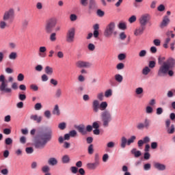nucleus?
<instances>
[{
  "instance_id": "obj_1",
  "label": "nucleus",
  "mask_w": 175,
  "mask_h": 175,
  "mask_svg": "<svg viewBox=\"0 0 175 175\" xmlns=\"http://www.w3.org/2000/svg\"><path fill=\"white\" fill-rule=\"evenodd\" d=\"M53 139V130L51 128H46L41 131L35 139L33 146L37 150H43L49 142Z\"/></svg>"
},
{
  "instance_id": "obj_2",
  "label": "nucleus",
  "mask_w": 175,
  "mask_h": 175,
  "mask_svg": "<svg viewBox=\"0 0 175 175\" xmlns=\"http://www.w3.org/2000/svg\"><path fill=\"white\" fill-rule=\"evenodd\" d=\"M13 77L10 76L8 77V81L6 80L5 75H0V91L1 92H3L4 94H7L9 96H12V93L13 92V90L12 88H9L8 83H13Z\"/></svg>"
},
{
  "instance_id": "obj_3",
  "label": "nucleus",
  "mask_w": 175,
  "mask_h": 175,
  "mask_svg": "<svg viewBox=\"0 0 175 175\" xmlns=\"http://www.w3.org/2000/svg\"><path fill=\"white\" fill-rule=\"evenodd\" d=\"M175 68V59L173 57H169L165 62L163 63L159 69L158 76L162 77L167 74L170 69Z\"/></svg>"
},
{
  "instance_id": "obj_4",
  "label": "nucleus",
  "mask_w": 175,
  "mask_h": 175,
  "mask_svg": "<svg viewBox=\"0 0 175 175\" xmlns=\"http://www.w3.org/2000/svg\"><path fill=\"white\" fill-rule=\"evenodd\" d=\"M100 117L103 121V126L104 128H107L109 124H110L113 120L111 113L109 110H105L101 113Z\"/></svg>"
},
{
  "instance_id": "obj_5",
  "label": "nucleus",
  "mask_w": 175,
  "mask_h": 175,
  "mask_svg": "<svg viewBox=\"0 0 175 175\" xmlns=\"http://www.w3.org/2000/svg\"><path fill=\"white\" fill-rule=\"evenodd\" d=\"M104 35L106 38H110L112 35L117 36V31H116V23L111 22L108 24L105 29Z\"/></svg>"
},
{
  "instance_id": "obj_6",
  "label": "nucleus",
  "mask_w": 175,
  "mask_h": 175,
  "mask_svg": "<svg viewBox=\"0 0 175 175\" xmlns=\"http://www.w3.org/2000/svg\"><path fill=\"white\" fill-rule=\"evenodd\" d=\"M76 36V28L70 27L68 29L66 36V41L67 43H73L75 42V38Z\"/></svg>"
},
{
  "instance_id": "obj_7",
  "label": "nucleus",
  "mask_w": 175,
  "mask_h": 175,
  "mask_svg": "<svg viewBox=\"0 0 175 175\" xmlns=\"http://www.w3.org/2000/svg\"><path fill=\"white\" fill-rule=\"evenodd\" d=\"M150 121L148 118H145L144 123L139 122L137 124V129L139 131H143V129H148L150 128Z\"/></svg>"
},
{
  "instance_id": "obj_8",
  "label": "nucleus",
  "mask_w": 175,
  "mask_h": 175,
  "mask_svg": "<svg viewBox=\"0 0 175 175\" xmlns=\"http://www.w3.org/2000/svg\"><path fill=\"white\" fill-rule=\"evenodd\" d=\"M150 20H151V16L150 14H145L139 18V24L142 27H146L147 25V23H148Z\"/></svg>"
},
{
  "instance_id": "obj_9",
  "label": "nucleus",
  "mask_w": 175,
  "mask_h": 175,
  "mask_svg": "<svg viewBox=\"0 0 175 175\" xmlns=\"http://www.w3.org/2000/svg\"><path fill=\"white\" fill-rule=\"evenodd\" d=\"M12 18H14V10L10 9L4 13L3 20L4 21H8V20H12Z\"/></svg>"
},
{
  "instance_id": "obj_10",
  "label": "nucleus",
  "mask_w": 175,
  "mask_h": 175,
  "mask_svg": "<svg viewBox=\"0 0 175 175\" xmlns=\"http://www.w3.org/2000/svg\"><path fill=\"white\" fill-rule=\"evenodd\" d=\"M76 66L77 68H85L86 69H88L89 68H91V66H92V64L90 63V62L79 60L76 63Z\"/></svg>"
},
{
  "instance_id": "obj_11",
  "label": "nucleus",
  "mask_w": 175,
  "mask_h": 175,
  "mask_svg": "<svg viewBox=\"0 0 175 175\" xmlns=\"http://www.w3.org/2000/svg\"><path fill=\"white\" fill-rule=\"evenodd\" d=\"M146 29V27L141 25L139 27H137L134 31V35L135 36H140L144 33V30Z\"/></svg>"
},
{
  "instance_id": "obj_12",
  "label": "nucleus",
  "mask_w": 175,
  "mask_h": 175,
  "mask_svg": "<svg viewBox=\"0 0 175 175\" xmlns=\"http://www.w3.org/2000/svg\"><path fill=\"white\" fill-rule=\"evenodd\" d=\"M100 106V104L99 103V100H93L92 107L94 113H98V111H99Z\"/></svg>"
},
{
  "instance_id": "obj_13",
  "label": "nucleus",
  "mask_w": 175,
  "mask_h": 175,
  "mask_svg": "<svg viewBox=\"0 0 175 175\" xmlns=\"http://www.w3.org/2000/svg\"><path fill=\"white\" fill-rule=\"evenodd\" d=\"M46 51H47V48L46 46H40L38 50V55L41 58L46 57Z\"/></svg>"
},
{
  "instance_id": "obj_14",
  "label": "nucleus",
  "mask_w": 175,
  "mask_h": 175,
  "mask_svg": "<svg viewBox=\"0 0 175 175\" xmlns=\"http://www.w3.org/2000/svg\"><path fill=\"white\" fill-rule=\"evenodd\" d=\"M98 166H99V163L94 161V163H88L86 164V167L89 170H95Z\"/></svg>"
},
{
  "instance_id": "obj_15",
  "label": "nucleus",
  "mask_w": 175,
  "mask_h": 175,
  "mask_svg": "<svg viewBox=\"0 0 175 175\" xmlns=\"http://www.w3.org/2000/svg\"><path fill=\"white\" fill-rule=\"evenodd\" d=\"M154 167L157 170H160L161 172H163V170H166V165L161 163H154Z\"/></svg>"
},
{
  "instance_id": "obj_16",
  "label": "nucleus",
  "mask_w": 175,
  "mask_h": 175,
  "mask_svg": "<svg viewBox=\"0 0 175 175\" xmlns=\"http://www.w3.org/2000/svg\"><path fill=\"white\" fill-rule=\"evenodd\" d=\"M57 18L52 17L46 21V24H48L49 25H51V26L55 27V25H57Z\"/></svg>"
},
{
  "instance_id": "obj_17",
  "label": "nucleus",
  "mask_w": 175,
  "mask_h": 175,
  "mask_svg": "<svg viewBox=\"0 0 175 175\" xmlns=\"http://www.w3.org/2000/svg\"><path fill=\"white\" fill-rule=\"evenodd\" d=\"M170 23V19L167 16H165L160 25L161 28H164V27H167V25Z\"/></svg>"
},
{
  "instance_id": "obj_18",
  "label": "nucleus",
  "mask_w": 175,
  "mask_h": 175,
  "mask_svg": "<svg viewBox=\"0 0 175 175\" xmlns=\"http://www.w3.org/2000/svg\"><path fill=\"white\" fill-rule=\"evenodd\" d=\"M30 120H31V121H36L37 124H40L42 122V116H38V115L34 114L30 116Z\"/></svg>"
},
{
  "instance_id": "obj_19",
  "label": "nucleus",
  "mask_w": 175,
  "mask_h": 175,
  "mask_svg": "<svg viewBox=\"0 0 175 175\" xmlns=\"http://www.w3.org/2000/svg\"><path fill=\"white\" fill-rule=\"evenodd\" d=\"M76 128L81 135H87V131L85 130V126H84V124L77 126Z\"/></svg>"
},
{
  "instance_id": "obj_20",
  "label": "nucleus",
  "mask_w": 175,
  "mask_h": 175,
  "mask_svg": "<svg viewBox=\"0 0 175 175\" xmlns=\"http://www.w3.org/2000/svg\"><path fill=\"white\" fill-rule=\"evenodd\" d=\"M52 113L53 116H57V117H59V116H61V111L59 110V106H58V105H55Z\"/></svg>"
},
{
  "instance_id": "obj_21",
  "label": "nucleus",
  "mask_w": 175,
  "mask_h": 175,
  "mask_svg": "<svg viewBox=\"0 0 175 175\" xmlns=\"http://www.w3.org/2000/svg\"><path fill=\"white\" fill-rule=\"evenodd\" d=\"M48 163L51 166H55L56 165H58V160L55 157H51L48 160Z\"/></svg>"
},
{
  "instance_id": "obj_22",
  "label": "nucleus",
  "mask_w": 175,
  "mask_h": 175,
  "mask_svg": "<svg viewBox=\"0 0 175 175\" xmlns=\"http://www.w3.org/2000/svg\"><path fill=\"white\" fill-rule=\"evenodd\" d=\"M128 144V139L124 136L121 137L120 139V147L121 148H125Z\"/></svg>"
},
{
  "instance_id": "obj_23",
  "label": "nucleus",
  "mask_w": 175,
  "mask_h": 175,
  "mask_svg": "<svg viewBox=\"0 0 175 175\" xmlns=\"http://www.w3.org/2000/svg\"><path fill=\"white\" fill-rule=\"evenodd\" d=\"M53 28H54L53 26L46 23L44 27V31L46 33H51L53 32Z\"/></svg>"
},
{
  "instance_id": "obj_24",
  "label": "nucleus",
  "mask_w": 175,
  "mask_h": 175,
  "mask_svg": "<svg viewBox=\"0 0 175 175\" xmlns=\"http://www.w3.org/2000/svg\"><path fill=\"white\" fill-rule=\"evenodd\" d=\"M62 96V90L61 88L56 89L55 92V98L56 99H59Z\"/></svg>"
},
{
  "instance_id": "obj_25",
  "label": "nucleus",
  "mask_w": 175,
  "mask_h": 175,
  "mask_svg": "<svg viewBox=\"0 0 175 175\" xmlns=\"http://www.w3.org/2000/svg\"><path fill=\"white\" fill-rule=\"evenodd\" d=\"M62 163H69L70 162V157L68 154H64L62 157Z\"/></svg>"
},
{
  "instance_id": "obj_26",
  "label": "nucleus",
  "mask_w": 175,
  "mask_h": 175,
  "mask_svg": "<svg viewBox=\"0 0 175 175\" xmlns=\"http://www.w3.org/2000/svg\"><path fill=\"white\" fill-rule=\"evenodd\" d=\"M44 70H45V73L49 76H51V75H53V73L54 72V70L53 69V68L49 66L45 67Z\"/></svg>"
},
{
  "instance_id": "obj_27",
  "label": "nucleus",
  "mask_w": 175,
  "mask_h": 175,
  "mask_svg": "<svg viewBox=\"0 0 175 175\" xmlns=\"http://www.w3.org/2000/svg\"><path fill=\"white\" fill-rule=\"evenodd\" d=\"M114 79L117 83H122V80H124V77H122V75L120 74H116L114 76Z\"/></svg>"
},
{
  "instance_id": "obj_28",
  "label": "nucleus",
  "mask_w": 175,
  "mask_h": 175,
  "mask_svg": "<svg viewBox=\"0 0 175 175\" xmlns=\"http://www.w3.org/2000/svg\"><path fill=\"white\" fill-rule=\"evenodd\" d=\"M131 154H133L135 158H139L142 155V152L137 150L136 148H133L131 150Z\"/></svg>"
},
{
  "instance_id": "obj_29",
  "label": "nucleus",
  "mask_w": 175,
  "mask_h": 175,
  "mask_svg": "<svg viewBox=\"0 0 175 175\" xmlns=\"http://www.w3.org/2000/svg\"><path fill=\"white\" fill-rule=\"evenodd\" d=\"M96 8V0H89V9L91 10Z\"/></svg>"
},
{
  "instance_id": "obj_30",
  "label": "nucleus",
  "mask_w": 175,
  "mask_h": 175,
  "mask_svg": "<svg viewBox=\"0 0 175 175\" xmlns=\"http://www.w3.org/2000/svg\"><path fill=\"white\" fill-rule=\"evenodd\" d=\"M9 59H11L12 61H14L17 59V53L16 52H12L8 55Z\"/></svg>"
},
{
  "instance_id": "obj_31",
  "label": "nucleus",
  "mask_w": 175,
  "mask_h": 175,
  "mask_svg": "<svg viewBox=\"0 0 175 175\" xmlns=\"http://www.w3.org/2000/svg\"><path fill=\"white\" fill-rule=\"evenodd\" d=\"M107 106H108L107 102H106V101H103V102H101L100 104V109L102 111H105V110H106V109H107Z\"/></svg>"
},
{
  "instance_id": "obj_32",
  "label": "nucleus",
  "mask_w": 175,
  "mask_h": 175,
  "mask_svg": "<svg viewBox=\"0 0 175 175\" xmlns=\"http://www.w3.org/2000/svg\"><path fill=\"white\" fill-rule=\"evenodd\" d=\"M97 99H98V100H100V102H102V100H104L105 93H103V92H100L98 93L97 94Z\"/></svg>"
},
{
  "instance_id": "obj_33",
  "label": "nucleus",
  "mask_w": 175,
  "mask_h": 175,
  "mask_svg": "<svg viewBox=\"0 0 175 175\" xmlns=\"http://www.w3.org/2000/svg\"><path fill=\"white\" fill-rule=\"evenodd\" d=\"M112 95H113V90L111 89H109L105 92L104 96H105V98H110V96H111Z\"/></svg>"
},
{
  "instance_id": "obj_34",
  "label": "nucleus",
  "mask_w": 175,
  "mask_h": 175,
  "mask_svg": "<svg viewBox=\"0 0 175 175\" xmlns=\"http://www.w3.org/2000/svg\"><path fill=\"white\" fill-rule=\"evenodd\" d=\"M150 72H151V69H150V67H148V66H146L142 70V74L144 76H147V75H148V73H150Z\"/></svg>"
},
{
  "instance_id": "obj_35",
  "label": "nucleus",
  "mask_w": 175,
  "mask_h": 175,
  "mask_svg": "<svg viewBox=\"0 0 175 175\" xmlns=\"http://www.w3.org/2000/svg\"><path fill=\"white\" fill-rule=\"evenodd\" d=\"M170 40H171V39L169 37L165 38L163 45L164 49H169V43H170Z\"/></svg>"
},
{
  "instance_id": "obj_36",
  "label": "nucleus",
  "mask_w": 175,
  "mask_h": 175,
  "mask_svg": "<svg viewBox=\"0 0 175 175\" xmlns=\"http://www.w3.org/2000/svg\"><path fill=\"white\" fill-rule=\"evenodd\" d=\"M135 140H136V136L132 135L129 139H127V146H131L132 143L135 142Z\"/></svg>"
},
{
  "instance_id": "obj_37",
  "label": "nucleus",
  "mask_w": 175,
  "mask_h": 175,
  "mask_svg": "<svg viewBox=\"0 0 175 175\" xmlns=\"http://www.w3.org/2000/svg\"><path fill=\"white\" fill-rule=\"evenodd\" d=\"M167 98H173V96H175V89L169 90L167 93Z\"/></svg>"
},
{
  "instance_id": "obj_38",
  "label": "nucleus",
  "mask_w": 175,
  "mask_h": 175,
  "mask_svg": "<svg viewBox=\"0 0 175 175\" xmlns=\"http://www.w3.org/2000/svg\"><path fill=\"white\" fill-rule=\"evenodd\" d=\"M6 27H8V23H6V21H4L3 19V21H0V29H5V28H6Z\"/></svg>"
},
{
  "instance_id": "obj_39",
  "label": "nucleus",
  "mask_w": 175,
  "mask_h": 175,
  "mask_svg": "<svg viewBox=\"0 0 175 175\" xmlns=\"http://www.w3.org/2000/svg\"><path fill=\"white\" fill-rule=\"evenodd\" d=\"M154 111V109L151 106H147L146 107V114H152Z\"/></svg>"
},
{
  "instance_id": "obj_40",
  "label": "nucleus",
  "mask_w": 175,
  "mask_h": 175,
  "mask_svg": "<svg viewBox=\"0 0 175 175\" xmlns=\"http://www.w3.org/2000/svg\"><path fill=\"white\" fill-rule=\"evenodd\" d=\"M41 170L42 173H49L50 172V167H49V165H44Z\"/></svg>"
},
{
  "instance_id": "obj_41",
  "label": "nucleus",
  "mask_w": 175,
  "mask_h": 175,
  "mask_svg": "<svg viewBox=\"0 0 175 175\" xmlns=\"http://www.w3.org/2000/svg\"><path fill=\"white\" fill-rule=\"evenodd\" d=\"M114 147H116V143L113 141L109 142L107 144V148H114Z\"/></svg>"
},
{
  "instance_id": "obj_42",
  "label": "nucleus",
  "mask_w": 175,
  "mask_h": 175,
  "mask_svg": "<svg viewBox=\"0 0 175 175\" xmlns=\"http://www.w3.org/2000/svg\"><path fill=\"white\" fill-rule=\"evenodd\" d=\"M138 55L139 57H140V58H143L146 57V55H147V51L146 50L140 51Z\"/></svg>"
},
{
  "instance_id": "obj_43",
  "label": "nucleus",
  "mask_w": 175,
  "mask_h": 175,
  "mask_svg": "<svg viewBox=\"0 0 175 175\" xmlns=\"http://www.w3.org/2000/svg\"><path fill=\"white\" fill-rule=\"evenodd\" d=\"M51 42H55L57 40V33H52L49 37Z\"/></svg>"
},
{
  "instance_id": "obj_44",
  "label": "nucleus",
  "mask_w": 175,
  "mask_h": 175,
  "mask_svg": "<svg viewBox=\"0 0 175 175\" xmlns=\"http://www.w3.org/2000/svg\"><path fill=\"white\" fill-rule=\"evenodd\" d=\"M5 144L6 146H10V144H13V139L10 137H8L5 139Z\"/></svg>"
},
{
  "instance_id": "obj_45",
  "label": "nucleus",
  "mask_w": 175,
  "mask_h": 175,
  "mask_svg": "<svg viewBox=\"0 0 175 175\" xmlns=\"http://www.w3.org/2000/svg\"><path fill=\"white\" fill-rule=\"evenodd\" d=\"M59 129L61 131H64L66 128V122H61L58 124Z\"/></svg>"
},
{
  "instance_id": "obj_46",
  "label": "nucleus",
  "mask_w": 175,
  "mask_h": 175,
  "mask_svg": "<svg viewBox=\"0 0 175 175\" xmlns=\"http://www.w3.org/2000/svg\"><path fill=\"white\" fill-rule=\"evenodd\" d=\"M150 147L152 150H157V148H158V142H151Z\"/></svg>"
},
{
  "instance_id": "obj_47",
  "label": "nucleus",
  "mask_w": 175,
  "mask_h": 175,
  "mask_svg": "<svg viewBox=\"0 0 175 175\" xmlns=\"http://www.w3.org/2000/svg\"><path fill=\"white\" fill-rule=\"evenodd\" d=\"M68 133L70 137H76V136H77V131H76V130L70 131Z\"/></svg>"
},
{
  "instance_id": "obj_48",
  "label": "nucleus",
  "mask_w": 175,
  "mask_h": 175,
  "mask_svg": "<svg viewBox=\"0 0 175 175\" xmlns=\"http://www.w3.org/2000/svg\"><path fill=\"white\" fill-rule=\"evenodd\" d=\"M88 154H90V155H92V154H94V145L90 144L88 146Z\"/></svg>"
},
{
  "instance_id": "obj_49",
  "label": "nucleus",
  "mask_w": 175,
  "mask_h": 175,
  "mask_svg": "<svg viewBox=\"0 0 175 175\" xmlns=\"http://www.w3.org/2000/svg\"><path fill=\"white\" fill-rule=\"evenodd\" d=\"M124 68H125V65L124 64V63H119L116 66V69L118 70H122V69H124Z\"/></svg>"
},
{
  "instance_id": "obj_50",
  "label": "nucleus",
  "mask_w": 175,
  "mask_h": 175,
  "mask_svg": "<svg viewBox=\"0 0 175 175\" xmlns=\"http://www.w3.org/2000/svg\"><path fill=\"white\" fill-rule=\"evenodd\" d=\"M118 58L119 61H124V59L126 58V55H125L124 53H120L118 55Z\"/></svg>"
},
{
  "instance_id": "obj_51",
  "label": "nucleus",
  "mask_w": 175,
  "mask_h": 175,
  "mask_svg": "<svg viewBox=\"0 0 175 175\" xmlns=\"http://www.w3.org/2000/svg\"><path fill=\"white\" fill-rule=\"evenodd\" d=\"M143 88H137L135 89L136 95H142L143 94Z\"/></svg>"
},
{
  "instance_id": "obj_52",
  "label": "nucleus",
  "mask_w": 175,
  "mask_h": 175,
  "mask_svg": "<svg viewBox=\"0 0 175 175\" xmlns=\"http://www.w3.org/2000/svg\"><path fill=\"white\" fill-rule=\"evenodd\" d=\"M118 27L119 29H122L124 31L126 28V25L124 23H120Z\"/></svg>"
},
{
  "instance_id": "obj_53",
  "label": "nucleus",
  "mask_w": 175,
  "mask_h": 175,
  "mask_svg": "<svg viewBox=\"0 0 175 175\" xmlns=\"http://www.w3.org/2000/svg\"><path fill=\"white\" fill-rule=\"evenodd\" d=\"M174 131H175L174 124H172L171 128L168 127L167 133L172 135V133H174Z\"/></svg>"
},
{
  "instance_id": "obj_54",
  "label": "nucleus",
  "mask_w": 175,
  "mask_h": 175,
  "mask_svg": "<svg viewBox=\"0 0 175 175\" xmlns=\"http://www.w3.org/2000/svg\"><path fill=\"white\" fill-rule=\"evenodd\" d=\"M44 116L46 118L50 119L51 118V112L49 110H46L44 111Z\"/></svg>"
},
{
  "instance_id": "obj_55",
  "label": "nucleus",
  "mask_w": 175,
  "mask_h": 175,
  "mask_svg": "<svg viewBox=\"0 0 175 175\" xmlns=\"http://www.w3.org/2000/svg\"><path fill=\"white\" fill-rule=\"evenodd\" d=\"M165 7L163 4H160L158 7H157V10L158 12H165Z\"/></svg>"
},
{
  "instance_id": "obj_56",
  "label": "nucleus",
  "mask_w": 175,
  "mask_h": 175,
  "mask_svg": "<svg viewBox=\"0 0 175 175\" xmlns=\"http://www.w3.org/2000/svg\"><path fill=\"white\" fill-rule=\"evenodd\" d=\"M25 152L27 154H32L33 152V148L27 147L25 148Z\"/></svg>"
},
{
  "instance_id": "obj_57",
  "label": "nucleus",
  "mask_w": 175,
  "mask_h": 175,
  "mask_svg": "<svg viewBox=\"0 0 175 175\" xmlns=\"http://www.w3.org/2000/svg\"><path fill=\"white\" fill-rule=\"evenodd\" d=\"M88 49L90 50V51H94V50H95V45L92 43H90L88 45Z\"/></svg>"
},
{
  "instance_id": "obj_58",
  "label": "nucleus",
  "mask_w": 175,
  "mask_h": 175,
  "mask_svg": "<svg viewBox=\"0 0 175 175\" xmlns=\"http://www.w3.org/2000/svg\"><path fill=\"white\" fill-rule=\"evenodd\" d=\"M19 100H25L27 99V96L25 94H18Z\"/></svg>"
},
{
  "instance_id": "obj_59",
  "label": "nucleus",
  "mask_w": 175,
  "mask_h": 175,
  "mask_svg": "<svg viewBox=\"0 0 175 175\" xmlns=\"http://www.w3.org/2000/svg\"><path fill=\"white\" fill-rule=\"evenodd\" d=\"M70 21H76V20H77V15H76L75 14H70Z\"/></svg>"
},
{
  "instance_id": "obj_60",
  "label": "nucleus",
  "mask_w": 175,
  "mask_h": 175,
  "mask_svg": "<svg viewBox=\"0 0 175 175\" xmlns=\"http://www.w3.org/2000/svg\"><path fill=\"white\" fill-rule=\"evenodd\" d=\"M92 126L94 129H99V121H96V122H93Z\"/></svg>"
},
{
  "instance_id": "obj_61",
  "label": "nucleus",
  "mask_w": 175,
  "mask_h": 175,
  "mask_svg": "<svg viewBox=\"0 0 175 175\" xmlns=\"http://www.w3.org/2000/svg\"><path fill=\"white\" fill-rule=\"evenodd\" d=\"M136 21V16L133 15L129 18V22L132 24Z\"/></svg>"
},
{
  "instance_id": "obj_62",
  "label": "nucleus",
  "mask_w": 175,
  "mask_h": 175,
  "mask_svg": "<svg viewBox=\"0 0 175 175\" xmlns=\"http://www.w3.org/2000/svg\"><path fill=\"white\" fill-rule=\"evenodd\" d=\"M17 80L18 81H24V75L23 73H20L17 76Z\"/></svg>"
},
{
  "instance_id": "obj_63",
  "label": "nucleus",
  "mask_w": 175,
  "mask_h": 175,
  "mask_svg": "<svg viewBox=\"0 0 175 175\" xmlns=\"http://www.w3.org/2000/svg\"><path fill=\"white\" fill-rule=\"evenodd\" d=\"M35 110H40L42 109V103H38L34 106Z\"/></svg>"
},
{
  "instance_id": "obj_64",
  "label": "nucleus",
  "mask_w": 175,
  "mask_h": 175,
  "mask_svg": "<svg viewBox=\"0 0 175 175\" xmlns=\"http://www.w3.org/2000/svg\"><path fill=\"white\" fill-rule=\"evenodd\" d=\"M150 169H151V164L150 163H146V164H144V170H150Z\"/></svg>"
}]
</instances>
